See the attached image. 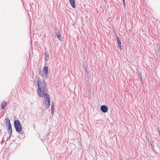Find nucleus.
Wrapping results in <instances>:
<instances>
[{"label": "nucleus", "mask_w": 160, "mask_h": 160, "mask_svg": "<svg viewBox=\"0 0 160 160\" xmlns=\"http://www.w3.org/2000/svg\"><path fill=\"white\" fill-rule=\"evenodd\" d=\"M69 1L72 7L74 8L76 7L74 0H69Z\"/></svg>", "instance_id": "8"}, {"label": "nucleus", "mask_w": 160, "mask_h": 160, "mask_svg": "<svg viewBox=\"0 0 160 160\" xmlns=\"http://www.w3.org/2000/svg\"><path fill=\"white\" fill-rule=\"evenodd\" d=\"M123 3H125V0H123Z\"/></svg>", "instance_id": "19"}, {"label": "nucleus", "mask_w": 160, "mask_h": 160, "mask_svg": "<svg viewBox=\"0 0 160 160\" xmlns=\"http://www.w3.org/2000/svg\"><path fill=\"white\" fill-rule=\"evenodd\" d=\"M139 75L140 76V77L142 79V74H141V72H140L139 73Z\"/></svg>", "instance_id": "17"}, {"label": "nucleus", "mask_w": 160, "mask_h": 160, "mask_svg": "<svg viewBox=\"0 0 160 160\" xmlns=\"http://www.w3.org/2000/svg\"><path fill=\"white\" fill-rule=\"evenodd\" d=\"M100 110L102 112L106 113L108 111V108L106 105H102L100 107Z\"/></svg>", "instance_id": "3"}, {"label": "nucleus", "mask_w": 160, "mask_h": 160, "mask_svg": "<svg viewBox=\"0 0 160 160\" xmlns=\"http://www.w3.org/2000/svg\"><path fill=\"white\" fill-rule=\"evenodd\" d=\"M123 5H124V7H125V3H123Z\"/></svg>", "instance_id": "18"}, {"label": "nucleus", "mask_w": 160, "mask_h": 160, "mask_svg": "<svg viewBox=\"0 0 160 160\" xmlns=\"http://www.w3.org/2000/svg\"><path fill=\"white\" fill-rule=\"evenodd\" d=\"M7 105V103L6 102H5L4 101H3L1 103V108L2 109H4Z\"/></svg>", "instance_id": "5"}, {"label": "nucleus", "mask_w": 160, "mask_h": 160, "mask_svg": "<svg viewBox=\"0 0 160 160\" xmlns=\"http://www.w3.org/2000/svg\"><path fill=\"white\" fill-rule=\"evenodd\" d=\"M56 36H57V38L60 40L61 41V38H62V37L61 36L60 34H58V33H56Z\"/></svg>", "instance_id": "11"}, {"label": "nucleus", "mask_w": 160, "mask_h": 160, "mask_svg": "<svg viewBox=\"0 0 160 160\" xmlns=\"http://www.w3.org/2000/svg\"><path fill=\"white\" fill-rule=\"evenodd\" d=\"M146 138L147 139L148 142H149L150 145H151L152 146V144L150 142V140L149 139L148 137H146Z\"/></svg>", "instance_id": "13"}, {"label": "nucleus", "mask_w": 160, "mask_h": 160, "mask_svg": "<svg viewBox=\"0 0 160 160\" xmlns=\"http://www.w3.org/2000/svg\"><path fill=\"white\" fill-rule=\"evenodd\" d=\"M49 133H50V132H49V133L46 134V137H47L48 136V135L49 134Z\"/></svg>", "instance_id": "16"}, {"label": "nucleus", "mask_w": 160, "mask_h": 160, "mask_svg": "<svg viewBox=\"0 0 160 160\" xmlns=\"http://www.w3.org/2000/svg\"><path fill=\"white\" fill-rule=\"evenodd\" d=\"M54 105L53 103L51 104V109H54Z\"/></svg>", "instance_id": "12"}, {"label": "nucleus", "mask_w": 160, "mask_h": 160, "mask_svg": "<svg viewBox=\"0 0 160 160\" xmlns=\"http://www.w3.org/2000/svg\"><path fill=\"white\" fill-rule=\"evenodd\" d=\"M54 112V109H51V113L52 114H53Z\"/></svg>", "instance_id": "14"}, {"label": "nucleus", "mask_w": 160, "mask_h": 160, "mask_svg": "<svg viewBox=\"0 0 160 160\" xmlns=\"http://www.w3.org/2000/svg\"><path fill=\"white\" fill-rule=\"evenodd\" d=\"M10 133V135H9V136L8 137V138H9L11 136V135H12V133Z\"/></svg>", "instance_id": "15"}, {"label": "nucleus", "mask_w": 160, "mask_h": 160, "mask_svg": "<svg viewBox=\"0 0 160 160\" xmlns=\"http://www.w3.org/2000/svg\"><path fill=\"white\" fill-rule=\"evenodd\" d=\"M7 126V130L8 131V133H12V130L11 124L8 125Z\"/></svg>", "instance_id": "9"}, {"label": "nucleus", "mask_w": 160, "mask_h": 160, "mask_svg": "<svg viewBox=\"0 0 160 160\" xmlns=\"http://www.w3.org/2000/svg\"><path fill=\"white\" fill-rule=\"evenodd\" d=\"M45 54V60L46 62L48 61L49 59V55L47 53V52H44Z\"/></svg>", "instance_id": "7"}, {"label": "nucleus", "mask_w": 160, "mask_h": 160, "mask_svg": "<svg viewBox=\"0 0 160 160\" xmlns=\"http://www.w3.org/2000/svg\"><path fill=\"white\" fill-rule=\"evenodd\" d=\"M1 132V130H0V132Z\"/></svg>", "instance_id": "21"}, {"label": "nucleus", "mask_w": 160, "mask_h": 160, "mask_svg": "<svg viewBox=\"0 0 160 160\" xmlns=\"http://www.w3.org/2000/svg\"><path fill=\"white\" fill-rule=\"evenodd\" d=\"M38 86V92L40 97H44L46 99L45 100V103L46 106V109L48 108L50 105V95L45 92L46 90V82L43 80L42 82L40 81L39 79L37 82Z\"/></svg>", "instance_id": "1"}, {"label": "nucleus", "mask_w": 160, "mask_h": 160, "mask_svg": "<svg viewBox=\"0 0 160 160\" xmlns=\"http://www.w3.org/2000/svg\"><path fill=\"white\" fill-rule=\"evenodd\" d=\"M117 43H118V48L121 49H122L121 48V42L120 41V39L118 36L117 37Z\"/></svg>", "instance_id": "4"}, {"label": "nucleus", "mask_w": 160, "mask_h": 160, "mask_svg": "<svg viewBox=\"0 0 160 160\" xmlns=\"http://www.w3.org/2000/svg\"><path fill=\"white\" fill-rule=\"evenodd\" d=\"M14 125L16 132H19L21 131L22 130V126L18 120L14 121Z\"/></svg>", "instance_id": "2"}, {"label": "nucleus", "mask_w": 160, "mask_h": 160, "mask_svg": "<svg viewBox=\"0 0 160 160\" xmlns=\"http://www.w3.org/2000/svg\"><path fill=\"white\" fill-rule=\"evenodd\" d=\"M43 70L45 74L46 75V78H47V75L48 74V68L47 66H45L43 68Z\"/></svg>", "instance_id": "6"}, {"label": "nucleus", "mask_w": 160, "mask_h": 160, "mask_svg": "<svg viewBox=\"0 0 160 160\" xmlns=\"http://www.w3.org/2000/svg\"><path fill=\"white\" fill-rule=\"evenodd\" d=\"M41 140L43 142H44V141H43V139H41Z\"/></svg>", "instance_id": "20"}, {"label": "nucleus", "mask_w": 160, "mask_h": 160, "mask_svg": "<svg viewBox=\"0 0 160 160\" xmlns=\"http://www.w3.org/2000/svg\"><path fill=\"white\" fill-rule=\"evenodd\" d=\"M5 123L6 126L11 125L10 120L8 118H5Z\"/></svg>", "instance_id": "10"}]
</instances>
